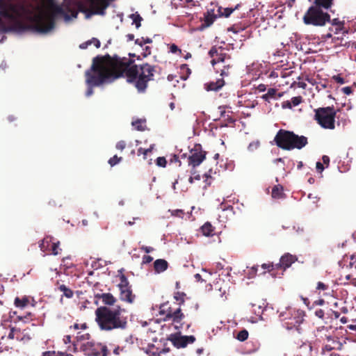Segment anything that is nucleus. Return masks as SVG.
I'll list each match as a JSON object with an SVG mask.
<instances>
[{"mask_svg":"<svg viewBox=\"0 0 356 356\" xmlns=\"http://www.w3.org/2000/svg\"><path fill=\"white\" fill-rule=\"evenodd\" d=\"M120 57L117 55L112 57L106 54L93 58L91 67L85 72L87 97L93 94V87L111 83L123 76V70L120 69Z\"/></svg>","mask_w":356,"mask_h":356,"instance_id":"nucleus-1","label":"nucleus"},{"mask_svg":"<svg viewBox=\"0 0 356 356\" xmlns=\"http://www.w3.org/2000/svg\"><path fill=\"white\" fill-rule=\"evenodd\" d=\"M95 321L102 331L124 330L128 327V316L120 306H100L95 312Z\"/></svg>","mask_w":356,"mask_h":356,"instance_id":"nucleus-2","label":"nucleus"},{"mask_svg":"<svg viewBox=\"0 0 356 356\" xmlns=\"http://www.w3.org/2000/svg\"><path fill=\"white\" fill-rule=\"evenodd\" d=\"M120 70L125 74L127 81L135 83V86L139 92H144L147 86V82L153 79L154 73L156 72V67L148 63L142 65H131L132 61H127L126 58L120 57Z\"/></svg>","mask_w":356,"mask_h":356,"instance_id":"nucleus-3","label":"nucleus"},{"mask_svg":"<svg viewBox=\"0 0 356 356\" xmlns=\"http://www.w3.org/2000/svg\"><path fill=\"white\" fill-rule=\"evenodd\" d=\"M58 17H63L66 22L71 19L62 6L52 4L50 10L40 15L38 22L33 26V31L41 35L51 33L55 29V22Z\"/></svg>","mask_w":356,"mask_h":356,"instance_id":"nucleus-4","label":"nucleus"},{"mask_svg":"<svg viewBox=\"0 0 356 356\" xmlns=\"http://www.w3.org/2000/svg\"><path fill=\"white\" fill-rule=\"evenodd\" d=\"M274 141L277 147L284 150L301 149L308 143L307 138L298 136L293 131L280 129L275 136Z\"/></svg>","mask_w":356,"mask_h":356,"instance_id":"nucleus-5","label":"nucleus"},{"mask_svg":"<svg viewBox=\"0 0 356 356\" xmlns=\"http://www.w3.org/2000/svg\"><path fill=\"white\" fill-rule=\"evenodd\" d=\"M302 20L306 25L323 26L330 21V15L323 10L312 5L305 13Z\"/></svg>","mask_w":356,"mask_h":356,"instance_id":"nucleus-6","label":"nucleus"},{"mask_svg":"<svg viewBox=\"0 0 356 356\" xmlns=\"http://www.w3.org/2000/svg\"><path fill=\"white\" fill-rule=\"evenodd\" d=\"M336 111L333 106L318 108L315 109L314 119L324 129L335 128Z\"/></svg>","mask_w":356,"mask_h":356,"instance_id":"nucleus-7","label":"nucleus"},{"mask_svg":"<svg viewBox=\"0 0 356 356\" xmlns=\"http://www.w3.org/2000/svg\"><path fill=\"white\" fill-rule=\"evenodd\" d=\"M206 152L202 150L200 144H195L191 150V155L188 156V164L195 168L200 165L206 158Z\"/></svg>","mask_w":356,"mask_h":356,"instance_id":"nucleus-8","label":"nucleus"},{"mask_svg":"<svg viewBox=\"0 0 356 356\" xmlns=\"http://www.w3.org/2000/svg\"><path fill=\"white\" fill-rule=\"evenodd\" d=\"M172 344L177 348H184L189 343H193L195 341V337L191 336H172L171 338Z\"/></svg>","mask_w":356,"mask_h":356,"instance_id":"nucleus-9","label":"nucleus"},{"mask_svg":"<svg viewBox=\"0 0 356 356\" xmlns=\"http://www.w3.org/2000/svg\"><path fill=\"white\" fill-rule=\"evenodd\" d=\"M95 304H97L99 300H102V302L104 306H113L116 302V298L110 293H98L95 295Z\"/></svg>","mask_w":356,"mask_h":356,"instance_id":"nucleus-10","label":"nucleus"},{"mask_svg":"<svg viewBox=\"0 0 356 356\" xmlns=\"http://www.w3.org/2000/svg\"><path fill=\"white\" fill-rule=\"evenodd\" d=\"M297 260V257L289 253H286L281 257L280 263L275 265L276 268L282 267L284 270L291 266Z\"/></svg>","mask_w":356,"mask_h":356,"instance_id":"nucleus-11","label":"nucleus"},{"mask_svg":"<svg viewBox=\"0 0 356 356\" xmlns=\"http://www.w3.org/2000/svg\"><path fill=\"white\" fill-rule=\"evenodd\" d=\"M225 85L223 79H218L216 81H210L204 84L207 91H218Z\"/></svg>","mask_w":356,"mask_h":356,"instance_id":"nucleus-12","label":"nucleus"},{"mask_svg":"<svg viewBox=\"0 0 356 356\" xmlns=\"http://www.w3.org/2000/svg\"><path fill=\"white\" fill-rule=\"evenodd\" d=\"M168 263L165 259H158L154 262V270L156 273H161L167 270Z\"/></svg>","mask_w":356,"mask_h":356,"instance_id":"nucleus-13","label":"nucleus"},{"mask_svg":"<svg viewBox=\"0 0 356 356\" xmlns=\"http://www.w3.org/2000/svg\"><path fill=\"white\" fill-rule=\"evenodd\" d=\"M120 298L122 301H125L129 303H131L134 302L135 296L132 294V291L131 288L129 289H121Z\"/></svg>","mask_w":356,"mask_h":356,"instance_id":"nucleus-14","label":"nucleus"},{"mask_svg":"<svg viewBox=\"0 0 356 356\" xmlns=\"http://www.w3.org/2000/svg\"><path fill=\"white\" fill-rule=\"evenodd\" d=\"M184 317L183 313H181V309L179 308L173 312H168L166 314V318H172V321L175 323H179L180 321Z\"/></svg>","mask_w":356,"mask_h":356,"instance_id":"nucleus-15","label":"nucleus"},{"mask_svg":"<svg viewBox=\"0 0 356 356\" xmlns=\"http://www.w3.org/2000/svg\"><path fill=\"white\" fill-rule=\"evenodd\" d=\"M333 1L334 0H314L313 6L322 10H327L331 8Z\"/></svg>","mask_w":356,"mask_h":356,"instance_id":"nucleus-16","label":"nucleus"},{"mask_svg":"<svg viewBox=\"0 0 356 356\" xmlns=\"http://www.w3.org/2000/svg\"><path fill=\"white\" fill-rule=\"evenodd\" d=\"M276 95H277V90L271 88H269L268 90V92L266 94L263 95L261 97L265 101L269 102V100L270 99H277L278 98H280L282 96V95L280 93L277 95V97H276Z\"/></svg>","mask_w":356,"mask_h":356,"instance_id":"nucleus-17","label":"nucleus"},{"mask_svg":"<svg viewBox=\"0 0 356 356\" xmlns=\"http://www.w3.org/2000/svg\"><path fill=\"white\" fill-rule=\"evenodd\" d=\"M229 60H230L229 56H227L226 54H220L219 55L218 54V58L212 59L211 63L213 65H215L216 64L224 65V64L229 63Z\"/></svg>","mask_w":356,"mask_h":356,"instance_id":"nucleus-18","label":"nucleus"},{"mask_svg":"<svg viewBox=\"0 0 356 356\" xmlns=\"http://www.w3.org/2000/svg\"><path fill=\"white\" fill-rule=\"evenodd\" d=\"M88 350H89L88 355L91 356H100V349L99 347L95 345L92 342L88 343Z\"/></svg>","mask_w":356,"mask_h":356,"instance_id":"nucleus-19","label":"nucleus"},{"mask_svg":"<svg viewBox=\"0 0 356 356\" xmlns=\"http://www.w3.org/2000/svg\"><path fill=\"white\" fill-rule=\"evenodd\" d=\"M203 235L206 236H212L213 234V228L210 222L204 223L201 227Z\"/></svg>","mask_w":356,"mask_h":356,"instance_id":"nucleus-20","label":"nucleus"},{"mask_svg":"<svg viewBox=\"0 0 356 356\" xmlns=\"http://www.w3.org/2000/svg\"><path fill=\"white\" fill-rule=\"evenodd\" d=\"M129 17L132 19L133 23L136 25V28L138 29L141 26V22L143 21L142 17L139 15L138 12L135 13L131 14Z\"/></svg>","mask_w":356,"mask_h":356,"instance_id":"nucleus-21","label":"nucleus"},{"mask_svg":"<svg viewBox=\"0 0 356 356\" xmlns=\"http://www.w3.org/2000/svg\"><path fill=\"white\" fill-rule=\"evenodd\" d=\"M239 5H236L235 6L234 8H218V12H219V15L220 16H224L225 17H228L229 16H230V15L233 13L234 10H235L236 9H237L238 8Z\"/></svg>","mask_w":356,"mask_h":356,"instance_id":"nucleus-22","label":"nucleus"},{"mask_svg":"<svg viewBox=\"0 0 356 356\" xmlns=\"http://www.w3.org/2000/svg\"><path fill=\"white\" fill-rule=\"evenodd\" d=\"M216 18V15H211L209 13L204 17V22L202 24V29L210 26L215 21Z\"/></svg>","mask_w":356,"mask_h":356,"instance_id":"nucleus-23","label":"nucleus"},{"mask_svg":"<svg viewBox=\"0 0 356 356\" xmlns=\"http://www.w3.org/2000/svg\"><path fill=\"white\" fill-rule=\"evenodd\" d=\"M304 312L302 311V310H297L295 313V316L293 317V320H294V326L296 325H299L300 323H302L303 321V318H304Z\"/></svg>","mask_w":356,"mask_h":356,"instance_id":"nucleus-24","label":"nucleus"},{"mask_svg":"<svg viewBox=\"0 0 356 356\" xmlns=\"http://www.w3.org/2000/svg\"><path fill=\"white\" fill-rule=\"evenodd\" d=\"M14 303H15V307L22 309L28 305L29 300L26 297H24L22 299L17 297L15 299Z\"/></svg>","mask_w":356,"mask_h":356,"instance_id":"nucleus-25","label":"nucleus"},{"mask_svg":"<svg viewBox=\"0 0 356 356\" xmlns=\"http://www.w3.org/2000/svg\"><path fill=\"white\" fill-rule=\"evenodd\" d=\"M58 289L60 291L63 293V295L66 298H71L73 297V291L70 289L67 288L65 284L60 285Z\"/></svg>","mask_w":356,"mask_h":356,"instance_id":"nucleus-26","label":"nucleus"},{"mask_svg":"<svg viewBox=\"0 0 356 356\" xmlns=\"http://www.w3.org/2000/svg\"><path fill=\"white\" fill-rule=\"evenodd\" d=\"M283 188L280 185L275 186L272 190V197L274 198H280L282 194Z\"/></svg>","mask_w":356,"mask_h":356,"instance_id":"nucleus-27","label":"nucleus"},{"mask_svg":"<svg viewBox=\"0 0 356 356\" xmlns=\"http://www.w3.org/2000/svg\"><path fill=\"white\" fill-rule=\"evenodd\" d=\"M120 282L118 284L120 290L131 288L129 285V281L124 275L120 276Z\"/></svg>","mask_w":356,"mask_h":356,"instance_id":"nucleus-28","label":"nucleus"},{"mask_svg":"<svg viewBox=\"0 0 356 356\" xmlns=\"http://www.w3.org/2000/svg\"><path fill=\"white\" fill-rule=\"evenodd\" d=\"M42 356H73L71 354L67 353L62 352H55V351H46L44 352Z\"/></svg>","mask_w":356,"mask_h":356,"instance_id":"nucleus-29","label":"nucleus"},{"mask_svg":"<svg viewBox=\"0 0 356 356\" xmlns=\"http://www.w3.org/2000/svg\"><path fill=\"white\" fill-rule=\"evenodd\" d=\"M145 122V120H136L135 121H133L131 124L133 127H135V129L138 131H144L145 130V126H143L142 124Z\"/></svg>","mask_w":356,"mask_h":356,"instance_id":"nucleus-30","label":"nucleus"},{"mask_svg":"<svg viewBox=\"0 0 356 356\" xmlns=\"http://www.w3.org/2000/svg\"><path fill=\"white\" fill-rule=\"evenodd\" d=\"M51 242V238L49 237L44 238L39 245L40 250L42 252H45L47 248L49 245V243Z\"/></svg>","mask_w":356,"mask_h":356,"instance_id":"nucleus-31","label":"nucleus"},{"mask_svg":"<svg viewBox=\"0 0 356 356\" xmlns=\"http://www.w3.org/2000/svg\"><path fill=\"white\" fill-rule=\"evenodd\" d=\"M248 337V332L246 330H243L238 333L236 339L240 341H244Z\"/></svg>","mask_w":356,"mask_h":356,"instance_id":"nucleus-32","label":"nucleus"},{"mask_svg":"<svg viewBox=\"0 0 356 356\" xmlns=\"http://www.w3.org/2000/svg\"><path fill=\"white\" fill-rule=\"evenodd\" d=\"M230 63L222 65V69H220V75L222 76H227L229 74V68L230 67Z\"/></svg>","mask_w":356,"mask_h":356,"instance_id":"nucleus-33","label":"nucleus"},{"mask_svg":"<svg viewBox=\"0 0 356 356\" xmlns=\"http://www.w3.org/2000/svg\"><path fill=\"white\" fill-rule=\"evenodd\" d=\"M259 145L260 143L258 140L251 142L248 147V149L250 152H253L259 148Z\"/></svg>","mask_w":356,"mask_h":356,"instance_id":"nucleus-34","label":"nucleus"},{"mask_svg":"<svg viewBox=\"0 0 356 356\" xmlns=\"http://www.w3.org/2000/svg\"><path fill=\"white\" fill-rule=\"evenodd\" d=\"M302 98L300 96L293 97L291 99L292 106H297L302 102Z\"/></svg>","mask_w":356,"mask_h":356,"instance_id":"nucleus-35","label":"nucleus"},{"mask_svg":"<svg viewBox=\"0 0 356 356\" xmlns=\"http://www.w3.org/2000/svg\"><path fill=\"white\" fill-rule=\"evenodd\" d=\"M97 346L100 349V356H108V348L105 345H102L101 343H98Z\"/></svg>","mask_w":356,"mask_h":356,"instance_id":"nucleus-36","label":"nucleus"},{"mask_svg":"<svg viewBox=\"0 0 356 356\" xmlns=\"http://www.w3.org/2000/svg\"><path fill=\"white\" fill-rule=\"evenodd\" d=\"M121 160H122V157H118V156L115 155L114 156H113L112 158H111L108 160V163L111 166H113V165L118 164Z\"/></svg>","mask_w":356,"mask_h":356,"instance_id":"nucleus-37","label":"nucleus"},{"mask_svg":"<svg viewBox=\"0 0 356 356\" xmlns=\"http://www.w3.org/2000/svg\"><path fill=\"white\" fill-rule=\"evenodd\" d=\"M329 22H331L332 25H333V26H339V29H341L344 24V22H341L338 18H334L332 20L330 19V21Z\"/></svg>","mask_w":356,"mask_h":356,"instance_id":"nucleus-38","label":"nucleus"},{"mask_svg":"<svg viewBox=\"0 0 356 356\" xmlns=\"http://www.w3.org/2000/svg\"><path fill=\"white\" fill-rule=\"evenodd\" d=\"M156 163L158 166L164 168L166 165L167 161L165 157H158Z\"/></svg>","mask_w":356,"mask_h":356,"instance_id":"nucleus-39","label":"nucleus"},{"mask_svg":"<svg viewBox=\"0 0 356 356\" xmlns=\"http://www.w3.org/2000/svg\"><path fill=\"white\" fill-rule=\"evenodd\" d=\"M186 296V294L183 292H176L175 293L174 298L177 301H181V302H184V296Z\"/></svg>","mask_w":356,"mask_h":356,"instance_id":"nucleus-40","label":"nucleus"},{"mask_svg":"<svg viewBox=\"0 0 356 356\" xmlns=\"http://www.w3.org/2000/svg\"><path fill=\"white\" fill-rule=\"evenodd\" d=\"M316 289L325 291V290L328 289V286L321 282H318L317 283Z\"/></svg>","mask_w":356,"mask_h":356,"instance_id":"nucleus-41","label":"nucleus"},{"mask_svg":"<svg viewBox=\"0 0 356 356\" xmlns=\"http://www.w3.org/2000/svg\"><path fill=\"white\" fill-rule=\"evenodd\" d=\"M126 352L124 347L117 346L113 350L115 355H119L121 353Z\"/></svg>","mask_w":356,"mask_h":356,"instance_id":"nucleus-42","label":"nucleus"},{"mask_svg":"<svg viewBox=\"0 0 356 356\" xmlns=\"http://www.w3.org/2000/svg\"><path fill=\"white\" fill-rule=\"evenodd\" d=\"M315 316L319 318L323 319L324 317V311L321 309H316L314 312Z\"/></svg>","mask_w":356,"mask_h":356,"instance_id":"nucleus-43","label":"nucleus"},{"mask_svg":"<svg viewBox=\"0 0 356 356\" xmlns=\"http://www.w3.org/2000/svg\"><path fill=\"white\" fill-rule=\"evenodd\" d=\"M126 143L124 140H120L116 144V148L120 150H123L125 148Z\"/></svg>","mask_w":356,"mask_h":356,"instance_id":"nucleus-44","label":"nucleus"},{"mask_svg":"<svg viewBox=\"0 0 356 356\" xmlns=\"http://www.w3.org/2000/svg\"><path fill=\"white\" fill-rule=\"evenodd\" d=\"M170 51L172 54H176L177 52L181 53V49L175 44H172L170 47Z\"/></svg>","mask_w":356,"mask_h":356,"instance_id":"nucleus-45","label":"nucleus"},{"mask_svg":"<svg viewBox=\"0 0 356 356\" xmlns=\"http://www.w3.org/2000/svg\"><path fill=\"white\" fill-rule=\"evenodd\" d=\"M152 260H153V258L149 255H144L143 257V264H149V263L152 262Z\"/></svg>","mask_w":356,"mask_h":356,"instance_id":"nucleus-46","label":"nucleus"},{"mask_svg":"<svg viewBox=\"0 0 356 356\" xmlns=\"http://www.w3.org/2000/svg\"><path fill=\"white\" fill-rule=\"evenodd\" d=\"M211 172V170H209V172H207L204 175V177L206 178V179L204 180V182L206 183L207 186H210L211 185V181H209L208 179L209 178H211V176L210 175V172Z\"/></svg>","mask_w":356,"mask_h":356,"instance_id":"nucleus-47","label":"nucleus"},{"mask_svg":"<svg viewBox=\"0 0 356 356\" xmlns=\"http://www.w3.org/2000/svg\"><path fill=\"white\" fill-rule=\"evenodd\" d=\"M58 245H59V242L58 243H54L52 244V253L54 255H57L58 254V252L57 250L58 248Z\"/></svg>","mask_w":356,"mask_h":356,"instance_id":"nucleus-48","label":"nucleus"},{"mask_svg":"<svg viewBox=\"0 0 356 356\" xmlns=\"http://www.w3.org/2000/svg\"><path fill=\"white\" fill-rule=\"evenodd\" d=\"M261 268L264 270L268 269V271H270L273 269L274 265L273 264H264L261 265Z\"/></svg>","mask_w":356,"mask_h":356,"instance_id":"nucleus-49","label":"nucleus"},{"mask_svg":"<svg viewBox=\"0 0 356 356\" xmlns=\"http://www.w3.org/2000/svg\"><path fill=\"white\" fill-rule=\"evenodd\" d=\"M182 214H184V212L181 209H176V210H173L172 211V216H178V217H181L182 218V216H181Z\"/></svg>","mask_w":356,"mask_h":356,"instance_id":"nucleus-50","label":"nucleus"},{"mask_svg":"<svg viewBox=\"0 0 356 356\" xmlns=\"http://www.w3.org/2000/svg\"><path fill=\"white\" fill-rule=\"evenodd\" d=\"M209 54L211 57H214V56H218V50L215 47H213L209 51Z\"/></svg>","mask_w":356,"mask_h":356,"instance_id":"nucleus-51","label":"nucleus"},{"mask_svg":"<svg viewBox=\"0 0 356 356\" xmlns=\"http://www.w3.org/2000/svg\"><path fill=\"white\" fill-rule=\"evenodd\" d=\"M90 41H91V44H93L97 48L100 47L101 43L98 39L93 38L90 40Z\"/></svg>","mask_w":356,"mask_h":356,"instance_id":"nucleus-52","label":"nucleus"},{"mask_svg":"<svg viewBox=\"0 0 356 356\" xmlns=\"http://www.w3.org/2000/svg\"><path fill=\"white\" fill-rule=\"evenodd\" d=\"M333 79L336 81L337 83H340V84H343L345 83V81H344V79L341 77L340 76L337 75V76H334L333 77Z\"/></svg>","mask_w":356,"mask_h":356,"instance_id":"nucleus-53","label":"nucleus"},{"mask_svg":"<svg viewBox=\"0 0 356 356\" xmlns=\"http://www.w3.org/2000/svg\"><path fill=\"white\" fill-rule=\"evenodd\" d=\"M316 168L318 172H322L324 170V166L323 163H321L320 161H318L316 164Z\"/></svg>","mask_w":356,"mask_h":356,"instance_id":"nucleus-54","label":"nucleus"},{"mask_svg":"<svg viewBox=\"0 0 356 356\" xmlns=\"http://www.w3.org/2000/svg\"><path fill=\"white\" fill-rule=\"evenodd\" d=\"M282 108H291L292 105L290 101H285L282 104Z\"/></svg>","mask_w":356,"mask_h":356,"instance_id":"nucleus-55","label":"nucleus"},{"mask_svg":"<svg viewBox=\"0 0 356 356\" xmlns=\"http://www.w3.org/2000/svg\"><path fill=\"white\" fill-rule=\"evenodd\" d=\"M105 9L106 6L100 9L96 10L95 11L92 12V14L104 15L105 14Z\"/></svg>","mask_w":356,"mask_h":356,"instance_id":"nucleus-56","label":"nucleus"},{"mask_svg":"<svg viewBox=\"0 0 356 356\" xmlns=\"http://www.w3.org/2000/svg\"><path fill=\"white\" fill-rule=\"evenodd\" d=\"M341 90H342L343 92L346 95H348L352 93V89L349 86L344 87Z\"/></svg>","mask_w":356,"mask_h":356,"instance_id":"nucleus-57","label":"nucleus"},{"mask_svg":"<svg viewBox=\"0 0 356 356\" xmlns=\"http://www.w3.org/2000/svg\"><path fill=\"white\" fill-rule=\"evenodd\" d=\"M90 44H91V41H90V40H89L79 45V47H80V49H86Z\"/></svg>","mask_w":356,"mask_h":356,"instance_id":"nucleus-58","label":"nucleus"},{"mask_svg":"<svg viewBox=\"0 0 356 356\" xmlns=\"http://www.w3.org/2000/svg\"><path fill=\"white\" fill-rule=\"evenodd\" d=\"M16 331L15 328L12 327L10 330V332L8 335V338L10 339H13L15 338V332Z\"/></svg>","mask_w":356,"mask_h":356,"instance_id":"nucleus-59","label":"nucleus"},{"mask_svg":"<svg viewBox=\"0 0 356 356\" xmlns=\"http://www.w3.org/2000/svg\"><path fill=\"white\" fill-rule=\"evenodd\" d=\"M243 28H241V29H236L235 28V26H231V27H229V28H228V29H227V31H232V32H233V33H238L240 31H243Z\"/></svg>","mask_w":356,"mask_h":356,"instance_id":"nucleus-60","label":"nucleus"},{"mask_svg":"<svg viewBox=\"0 0 356 356\" xmlns=\"http://www.w3.org/2000/svg\"><path fill=\"white\" fill-rule=\"evenodd\" d=\"M144 52H143V56L144 57H146L148 55H149L151 54V50H150V47H145L144 49Z\"/></svg>","mask_w":356,"mask_h":356,"instance_id":"nucleus-61","label":"nucleus"},{"mask_svg":"<svg viewBox=\"0 0 356 356\" xmlns=\"http://www.w3.org/2000/svg\"><path fill=\"white\" fill-rule=\"evenodd\" d=\"M141 249L143 250H144L145 252H146V253H149V252H152L154 250L152 247H149V246H143L141 248Z\"/></svg>","mask_w":356,"mask_h":356,"instance_id":"nucleus-62","label":"nucleus"},{"mask_svg":"<svg viewBox=\"0 0 356 356\" xmlns=\"http://www.w3.org/2000/svg\"><path fill=\"white\" fill-rule=\"evenodd\" d=\"M322 160H323V163L327 165V166H328L329 163H330V158H329V156H326V155H324L322 157Z\"/></svg>","mask_w":356,"mask_h":356,"instance_id":"nucleus-63","label":"nucleus"},{"mask_svg":"<svg viewBox=\"0 0 356 356\" xmlns=\"http://www.w3.org/2000/svg\"><path fill=\"white\" fill-rule=\"evenodd\" d=\"M194 277L197 282H205V280L202 278V276L199 273H196L194 275Z\"/></svg>","mask_w":356,"mask_h":356,"instance_id":"nucleus-64","label":"nucleus"}]
</instances>
